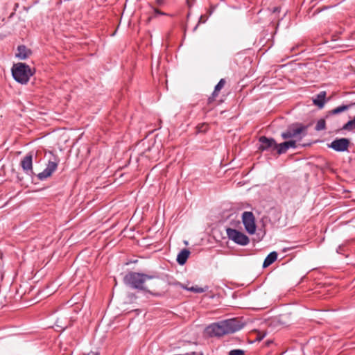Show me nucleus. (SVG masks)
Returning <instances> with one entry per match:
<instances>
[{"mask_svg":"<svg viewBox=\"0 0 355 355\" xmlns=\"http://www.w3.org/2000/svg\"><path fill=\"white\" fill-rule=\"evenodd\" d=\"M243 324L236 319H230L208 326L205 331L210 336H222L225 334H233L239 331Z\"/></svg>","mask_w":355,"mask_h":355,"instance_id":"f257e3e1","label":"nucleus"},{"mask_svg":"<svg viewBox=\"0 0 355 355\" xmlns=\"http://www.w3.org/2000/svg\"><path fill=\"white\" fill-rule=\"evenodd\" d=\"M154 276L148 275L144 273L131 272L127 274L124 277V282L130 286L140 289L145 290L144 284L146 281L152 279Z\"/></svg>","mask_w":355,"mask_h":355,"instance_id":"f03ea898","label":"nucleus"},{"mask_svg":"<svg viewBox=\"0 0 355 355\" xmlns=\"http://www.w3.org/2000/svg\"><path fill=\"white\" fill-rule=\"evenodd\" d=\"M12 74L16 81L21 84H26L33 73L31 69L26 64L17 63L13 65Z\"/></svg>","mask_w":355,"mask_h":355,"instance_id":"7ed1b4c3","label":"nucleus"},{"mask_svg":"<svg viewBox=\"0 0 355 355\" xmlns=\"http://www.w3.org/2000/svg\"><path fill=\"white\" fill-rule=\"evenodd\" d=\"M306 134V127L300 124L293 125L288 129L282 133V137L284 139H292L297 141H300Z\"/></svg>","mask_w":355,"mask_h":355,"instance_id":"20e7f679","label":"nucleus"},{"mask_svg":"<svg viewBox=\"0 0 355 355\" xmlns=\"http://www.w3.org/2000/svg\"><path fill=\"white\" fill-rule=\"evenodd\" d=\"M226 232L228 238L239 245H246L250 242L249 238L245 234L235 229L227 228Z\"/></svg>","mask_w":355,"mask_h":355,"instance_id":"39448f33","label":"nucleus"},{"mask_svg":"<svg viewBox=\"0 0 355 355\" xmlns=\"http://www.w3.org/2000/svg\"><path fill=\"white\" fill-rule=\"evenodd\" d=\"M242 222L248 234H254L255 233L257 226L255 223V217L252 212L244 211L242 214Z\"/></svg>","mask_w":355,"mask_h":355,"instance_id":"423d86ee","label":"nucleus"},{"mask_svg":"<svg viewBox=\"0 0 355 355\" xmlns=\"http://www.w3.org/2000/svg\"><path fill=\"white\" fill-rule=\"evenodd\" d=\"M58 164V161L54 158L53 160H49L46 168L37 175L40 180H43L50 177L52 173L56 170Z\"/></svg>","mask_w":355,"mask_h":355,"instance_id":"0eeeda50","label":"nucleus"},{"mask_svg":"<svg viewBox=\"0 0 355 355\" xmlns=\"http://www.w3.org/2000/svg\"><path fill=\"white\" fill-rule=\"evenodd\" d=\"M259 149L263 150L272 151L276 149V141L273 139H269L264 136L259 138Z\"/></svg>","mask_w":355,"mask_h":355,"instance_id":"6e6552de","label":"nucleus"},{"mask_svg":"<svg viewBox=\"0 0 355 355\" xmlns=\"http://www.w3.org/2000/svg\"><path fill=\"white\" fill-rule=\"evenodd\" d=\"M349 141L346 138H341L333 141L329 147L333 148L336 151L343 152L347 150Z\"/></svg>","mask_w":355,"mask_h":355,"instance_id":"1a4fd4ad","label":"nucleus"},{"mask_svg":"<svg viewBox=\"0 0 355 355\" xmlns=\"http://www.w3.org/2000/svg\"><path fill=\"white\" fill-rule=\"evenodd\" d=\"M21 166L24 171L28 175L33 173V156L31 154L26 155L21 161Z\"/></svg>","mask_w":355,"mask_h":355,"instance_id":"9d476101","label":"nucleus"},{"mask_svg":"<svg viewBox=\"0 0 355 355\" xmlns=\"http://www.w3.org/2000/svg\"><path fill=\"white\" fill-rule=\"evenodd\" d=\"M31 54V51L27 49L25 46L21 45L17 48V51L16 53V57H17L20 60L26 59Z\"/></svg>","mask_w":355,"mask_h":355,"instance_id":"9b49d317","label":"nucleus"},{"mask_svg":"<svg viewBox=\"0 0 355 355\" xmlns=\"http://www.w3.org/2000/svg\"><path fill=\"white\" fill-rule=\"evenodd\" d=\"M326 92H320L315 98L313 99V104L319 108H322L325 103Z\"/></svg>","mask_w":355,"mask_h":355,"instance_id":"f8f14e48","label":"nucleus"},{"mask_svg":"<svg viewBox=\"0 0 355 355\" xmlns=\"http://www.w3.org/2000/svg\"><path fill=\"white\" fill-rule=\"evenodd\" d=\"M189 254H190V252L188 250H187V249L182 250L178 254V257H177L178 263L180 265H184L186 263V261L189 256Z\"/></svg>","mask_w":355,"mask_h":355,"instance_id":"ddd939ff","label":"nucleus"},{"mask_svg":"<svg viewBox=\"0 0 355 355\" xmlns=\"http://www.w3.org/2000/svg\"><path fill=\"white\" fill-rule=\"evenodd\" d=\"M277 258V254L276 252H270L265 259L263 263V268L268 267L270 265H271L273 262H275L276 261Z\"/></svg>","mask_w":355,"mask_h":355,"instance_id":"4468645a","label":"nucleus"},{"mask_svg":"<svg viewBox=\"0 0 355 355\" xmlns=\"http://www.w3.org/2000/svg\"><path fill=\"white\" fill-rule=\"evenodd\" d=\"M288 146L285 142L281 143L279 144H276V149L278 154H284L288 150Z\"/></svg>","mask_w":355,"mask_h":355,"instance_id":"2eb2a0df","label":"nucleus"},{"mask_svg":"<svg viewBox=\"0 0 355 355\" xmlns=\"http://www.w3.org/2000/svg\"><path fill=\"white\" fill-rule=\"evenodd\" d=\"M343 129L347 130H352L355 129V116L344 125Z\"/></svg>","mask_w":355,"mask_h":355,"instance_id":"dca6fc26","label":"nucleus"},{"mask_svg":"<svg viewBox=\"0 0 355 355\" xmlns=\"http://www.w3.org/2000/svg\"><path fill=\"white\" fill-rule=\"evenodd\" d=\"M225 80L223 79H221L218 83L216 85L214 91L213 92V96H217L218 92L224 87L225 85Z\"/></svg>","mask_w":355,"mask_h":355,"instance_id":"f3484780","label":"nucleus"},{"mask_svg":"<svg viewBox=\"0 0 355 355\" xmlns=\"http://www.w3.org/2000/svg\"><path fill=\"white\" fill-rule=\"evenodd\" d=\"M349 107V105H341V106H339V107L334 109L331 111V113L333 114H337L341 113L343 112H345V111L347 110Z\"/></svg>","mask_w":355,"mask_h":355,"instance_id":"a211bd4d","label":"nucleus"},{"mask_svg":"<svg viewBox=\"0 0 355 355\" xmlns=\"http://www.w3.org/2000/svg\"><path fill=\"white\" fill-rule=\"evenodd\" d=\"M187 291H190L196 293H202L205 291V289L198 287V286H191V287H184Z\"/></svg>","mask_w":355,"mask_h":355,"instance_id":"6ab92c4d","label":"nucleus"},{"mask_svg":"<svg viewBox=\"0 0 355 355\" xmlns=\"http://www.w3.org/2000/svg\"><path fill=\"white\" fill-rule=\"evenodd\" d=\"M325 128V121L324 119H320L316 124L315 130L318 131L322 130Z\"/></svg>","mask_w":355,"mask_h":355,"instance_id":"aec40b11","label":"nucleus"},{"mask_svg":"<svg viewBox=\"0 0 355 355\" xmlns=\"http://www.w3.org/2000/svg\"><path fill=\"white\" fill-rule=\"evenodd\" d=\"M245 352L242 349H233L229 352V355H244Z\"/></svg>","mask_w":355,"mask_h":355,"instance_id":"412c9836","label":"nucleus"},{"mask_svg":"<svg viewBox=\"0 0 355 355\" xmlns=\"http://www.w3.org/2000/svg\"><path fill=\"white\" fill-rule=\"evenodd\" d=\"M296 142L297 141L294 139L285 141L286 144L288 146V149L291 148H295L296 147Z\"/></svg>","mask_w":355,"mask_h":355,"instance_id":"4be33fe9","label":"nucleus"},{"mask_svg":"<svg viewBox=\"0 0 355 355\" xmlns=\"http://www.w3.org/2000/svg\"><path fill=\"white\" fill-rule=\"evenodd\" d=\"M184 355H202V354L196 353V352H191V353H187Z\"/></svg>","mask_w":355,"mask_h":355,"instance_id":"5701e85b","label":"nucleus"},{"mask_svg":"<svg viewBox=\"0 0 355 355\" xmlns=\"http://www.w3.org/2000/svg\"><path fill=\"white\" fill-rule=\"evenodd\" d=\"M156 2L158 5H161L163 3V0H156Z\"/></svg>","mask_w":355,"mask_h":355,"instance_id":"b1692460","label":"nucleus"},{"mask_svg":"<svg viewBox=\"0 0 355 355\" xmlns=\"http://www.w3.org/2000/svg\"><path fill=\"white\" fill-rule=\"evenodd\" d=\"M264 336H265V334H263L259 339L260 340L262 339L263 338H264Z\"/></svg>","mask_w":355,"mask_h":355,"instance_id":"393cba45","label":"nucleus"},{"mask_svg":"<svg viewBox=\"0 0 355 355\" xmlns=\"http://www.w3.org/2000/svg\"><path fill=\"white\" fill-rule=\"evenodd\" d=\"M155 12H157V13H159V14H162L161 12H159L158 10H155Z\"/></svg>","mask_w":355,"mask_h":355,"instance_id":"a878e982","label":"nucleus"},{"mask_svg":"<svg viewBox=\"0 0 355 355\" xmlns=\"http://www.w3.org/2000/svg\"><path fill=\"white\" fill-rule=\"evenodd\" d=\"M94 355H98V354H95Z\"/></svg>","mask_w":355,"mask_h":355,"instance_id":"bb28decb","label":"nucleus"}]
</instances>
